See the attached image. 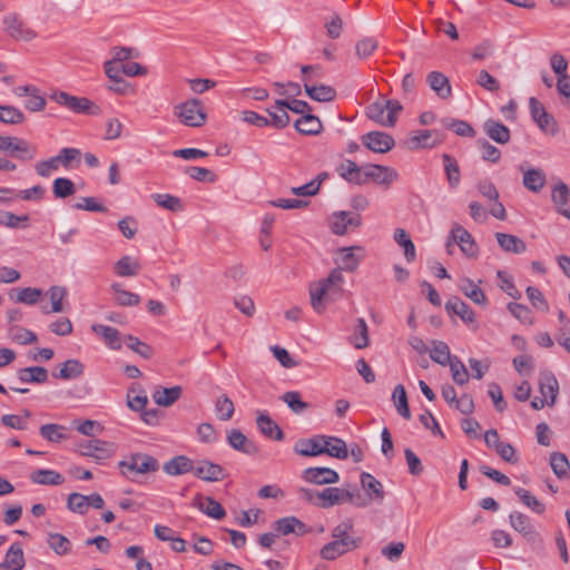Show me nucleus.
Returning <instances> with one entry per match:
<instances>
[{
	"mask_svg": "<svg viewBox=\"0 0 570 570\" xmlns=\"http://www.w3.org/2000/svg\"><path fill=\"white\" fill-rule=\"evenodd\" d=\"M1 116L0 121L8 125H18L24 121L23 112L13 107L7 105H0Z\"/></svg>",
	"mask_w": 570,
	"mask_h": 570,
	"instance_id": "64",
	"label": "nucleus"
},
{
	"mask_svg": "<svg viewBox=\"0 0 570 570\" xmlns=\"http://www.w3.org/2000/svg\"><path fill=\"white\" fill-rule=\"evenodd\" d=\"M302 478L306 482L316 485L334 484L340 480V475L335 470L323 466L305 469L302 473Z\"/></svg>",
	"mask_w": 570,
	"mask_h": 570,
	"instance_id": "13",
	"label": "nucleus"
},
{
	"mask_svg": "<svg viewBox=\"0 0 570 570\" xmlns=\"http://www.w3.org/2000/svg\"><path fill=\"white\" fill-rule=\"evenodd\" d=\"M426 82L441 99H448L452 95L449 78L440 71H432L426 76Z\"/></svg>",
	"mask_w": 570,
	"mask_h": 570,
	"instance_id": "28",
	"label": "nucleus"
},
{
	"mask_svg": "<svg viewBox=\"0 0 570 570\" xmlns=\"http://www.w3.org/2000/svg\"><path fill=\"white\" fill-rule=\"evenodd\" d=\"M344 277L341 269L334 268L330 275L309 285L311 305L316 313L325 311L326 302H334L343 295Z\"/></svg>",
	"mask_w": 570,
	"mask_h": 570,
	"instance_id": "1",
	"label": "nucleus"
},
{
	"mask_svg": "<svg viewBox=\"0 0 570 570\" xmlns=\"http://www.w3.org/2000/svg\"><path fill=\"white\" fill-rule=\"evenodd\" d=\"M442 142V135L435 130L412 131L406 144L410 149L433 148Z\"/></svg>",
	"mask_w": 570,
	"mask_h": 570,
	"instance_id": "15",
	"label": "nucleus"
},
{
	"mask_svg": "<svg viewBox=\"0 0 570 570\" xmlns=\"http://www.w3.org/2000/svg\"><path fill=\"white\" fill-rule=\"evenodd\" d=\"M227 442L234 450L243 452L247 455H253L258 452L257 445L247 439V436L237 429L229 431L227 435Z\"/></svg>",
	"mask_w": 570,
	"mask_h": 570,
	"instance_id": "25",
	"label": "nucleus"
},
{
	"mask_svg": "<svg viewBox=\"0 0 570 570\" xmlns=\"http://www.w3.org/2000/svg\"><path fill=\"white\" fill-rule=\"evenodd\" d=\"M337 173L342 178L350 183H354L356 185L365 184V178H363V169H361L356 163L353 160L346 159L338 167Z\"/></svg>",
	"mask_w": 570,
	"mask_h": 570,
	"instance_id": "34",
	"label": "nucleus"
},
{
	"mask_svg": "<svg viewBox=\"0 0 570 570\" xmlns=\"http://www.w3.org/2000/svg\"><path fill=\"white\" fill-rule=\"evenodd\" d=\"M151 197L159 207L174 213L183 210V203L180 198L176 196L169 194H154Z\"/></svg>",
	"mask_w": 570,
	"mask_h": 570,
	"instance_id": "61",
	"label": "nucleus"
},
{
	"mask_svg": "<svg viewBox=\"0 0 570 570\" xmlns=\"http://www.w3.org/2000/svg\"><path fill=\"white\" fill-rule=\"evenodd\" d=\"M363 178H365V183L373 179L379 184L389 185L397 178V173L390 167L367 165L363 168Z\"/></svg>",
	"mask_w": 570,
	"mask_h": 570,
	"instance_id": "22",
	"label": "nucleus"
},
{
	"mask_svg": "<svg viewBox=\"0 0 570 570\" xmlns=\"http://www.w3.org/2000/svg\"><path fill=\"white\" fill-rule=\"evenodd\" d=\"M509 522L512 529L519 532L522 538L533 547L541 546L542 539L528 515L514 511L509 515Z\"/></svg>",
	"mask_w": 570,
	"mask_h": 570,
	"instance_id": "8",
	"label": "nucleus"
},
{
	"mask_svg": "<svg viewBox=\"0 0 570 570\" xmlns=\"http://www.w3.org/2000/svg\"><path fill=\"white\" fill-rule=\"evenodd\" d=\"M18 96H28L24 107L32 112L41 111L46 107V99L39 94V89L33 86H23L18 88Z\"/></svg>",
	"mask_w": 570,
	"mask_h": 570,
	"instance_id": "30",
	"label": "nucleus"
},
{
	"mask_svg": "<svg viewBox=\"0 0 570 570\" xmlns=\"http://www.w3.org/2000/svg\"><path fill=\"white\" fill-rule=\"evenodd\" d=\"M451 237L469 258L478 256L479 247L472 235L463 226L454 224L451 229Z\"/></svg>",
	"mask_w": 570,
	"mask_h": 570,
	"instance_id": "14",
	"label": "nucleus"
},
{
	"mask_svg": "<svg viewBox=\"0 0 570 570\" xmlns=\"http://www.w3.org/2000/svg\"><path fill=\"white\" fill-rule=\"evenodd\" d=\"M530 112L533 121L539 126V128L554 136L558 131L556 121L552 116H550L543 105L534 97H531L529 100Z\"/></svg>",
	"mask_w": 570,
	"mask_h": 570,
	"instance_id": "10",
	"label": "nucleus"
},
{
	"mask_svg": "<svg viewBox=\"0 0 570 570\" xmlns=\"http://www.w3.org/2000/svg\"><path fill=\"white\" fill-rule=\"evenodd\" d=\"M361 224L360 214L345 210L333 213L330 218V227L335 235H344L350 228H357Z\"/></svg>",
	"mask_w": 570,
	"mask_h": 570,
	"instance_id": "11",
	"label": "nucleus"
},
{
	"mask_svg": "<svg viewBox=\"0 0 570 570\" xmlns=\"http://www.w3.org/2000/svg\"><path fill=\"white\" fill-rule=\"evenodd\" d=\"M273 529L278 535H288L291 533L304 535L308 531L307 525L295 517L278 519L273 523Z\"/></svg>",
	"mask_w": 570,
	"mask_h": 570,
	"instance_id": "23",
	"label": "nucleus"
},
{
	"mask_svg": "<svg viewBox=\"0 0 570 570\" xmlns=\"http://www.w3.org/2000/svg\"><path fill=\"white\" fill-rule=\"evenodd\" d=\"M281 400L295 413L302 414L309 409V404L302 400L299 392L289 391L281 396Z\"/></svg>",
	"mask_w": 570,
	"mask_h": 570,
	"instance_id": "58",
	"label": "nucleus"
},
{
	"mask_svg": "<svg viewBox=\"0 0 570 570\" xmlns=\"http://www.w3.org/2000/svg\"><path fill=\"white\" fill-rule=\"evenodd\" d=\"M158 469V460L146 453H135L119 462L120 473L131 481H135L138 474L156 472Z\"/></svg>",
	"mask_w": 570,
	"mask_h": 570,
	"instance_id": "5",
	"label": "nucleus"
},
{
	"mask_svg": "<svg viewBox=\"0 0 570 570\" xmlns=\"http://www.w3.org/2000/svg\"><path fill=\"white\" fill-rule=\"evenodd\" d=\"M442 159L449 185L452 188L458 187L461 180V173L456 160L448 154H444Z\"/></svg>",
	"mask_w": 570,
	"mask_h": 570,
	"instance_id": "54",
	"label": "nucleus"
},
{
	"mask_svg": "<svg viewBox=\"0 0 570 570\" xmlns=\"http://www.w3.org/2000/svg\"><path fill=\"white\" fill-rule=\"evenodd\" d=\"M345 546L346 542L344 543L340 541V543H337L334 540H332L322 547V549L320 550V556L323 560L326 561L336 560L338 557L351 551L350 549H346Z\"/></svg>",
	"mask_w": 570,
	"mask_h": 570,
	"instance_id": "56",
	"label": "nucleus"
},
{
	"mask_svg": "<svg viewBox=\"0 0 570 570\" xmlns=\"http://www.w3.org/2000/svg\"><path fill=\"white\" fill-rule=\"evenodd\" d=\"M47 544L57 556H67L71 552L70 540L57 532L48 533Z\"/></svg>",
	"mask_w": 570,
	"mask_h": 570,
	"instance_id": "47",
	"label": "nucleus"
},
{
	"mask_svg": "<svg viewBox=\"0 0 570 570\" xmlns=\"http://www.w3.org/2000/svg\"><path fill=\"white\" fill-rule=\"evenodd\" d=\"M483 130L489 136V138L498 144L505 145L510 141V129L497 120L488 119L483 124Z\"/></svg>",
	"mask_w": 570,
	"mask_h": 570,
	"instance_id": "29",
	"label": "nucleus"
},
{
	"mask_svg": "<svg viewBox=\"0 0 570 570\" xmlns=\"http://www.w3.org/2000/svg\"><path fill=\"white\" fill-rule=\"evenodd\" d=\"M194 507L215 520H222L226 515L225 509L222 504L212 497H203L202 494L196 495L194 499Z\"/></svg>",
	"mask_w": 570,
	"mask_h": 570,
	"instance_id": "24",
	"label": "nucleus"
},
{
	"mask_svg": "<svg viewBox=\"0 0 570 570\" xmlns=\"http://www.w3.org/2000/svg\"><path fill=\"white\" fill-rule=\"evenodd\" d=\"M8 333L9 337L13 342L21 345L32 344L38 341V337L33 332L17 325L10 326Z\"/></svg>",
	"mask_w": 570,
	"mask_h": 570,
	"instance_id": "60",
	"label": "nucleus"
},
{
	"mask_svg": "<svg viewBox=\"0 0 570 570\" xmlns=\"http://www.w3.org/2000/svg\"><path fill=\"white\" fill-rule=\"evenodd\" d=\"M18 379L23 383H46L48 371L42 366H30L18 371Z\"/></svg>",
	"mask_w": 570,
	"mask_h": 570,
	"instance_id": "44",
	"label": "nucleus"
},
{
	"mask_svg": "<svg viewBox=\"0 0 570 570\" xmlns=\"http://www.w3.org/2000/svg\"><path fill=\"white\" fill-rule=\"evenodd\" d=\"M432 345L433 347L430 352V357L432 358V361L445 366L453 360L446 343H444L443 341H433Z\"/></svg>",
	"mask_w": 570,
	"mask_h": 570,
	"instance_id": "55",
	"label": "nucleus"
},
{
	"mask_svg": "<svg viewBox=\"0 0 570 570\" xmlns=\"http://www.w3.org/2000/svg\"><path fill=\"white\" fill-rule=\"evenodd\" d=\"M148 403L147 395L139 384H132L128 389L127 405L130 410L141 412Z\"/></svg>",
	"mask_w": 570,
	"mask_h": 570,
	"instance_id": "42",
	"label": "nucleus"
},
{
	"mask_svg": "<svg viewBox=\"0 0 570 570\" xmlns=\"http://www.w3.org/2000/svg\"><path fill=\"white\" fill-rule=\"evenodd\" d=\"M116 446L114 443L94 439L79 444V452L85 456H90L97 462L107 460L114 455Z\"/></svg>",
	"mask_w": 570,
	"mask_h": 570,
	"instance_id": "9",
	"label": "nucleus"
},
{
	"mask_svg": "<svg viewBox=\"0 0 570 570\" xmlns=\"http://www.w3.org/2000/svg\"><path fill=\"white\" fill-rule=\"evenodd\" d=\"M394 240L397 245L404 248L405 259L407 262H413L416 257L415 246L406 230L403 228H396L394 232Z\"/></svg>",
	"mask_w": 570,
	"mask_h": 570,
	"instance_id": "53",
	"label": "nucleus"
},
{
	"mask_svg": "<svg viewBox=\"0 0 570 570\" xmlns=\"http://www.w3.org/2000/svg\"><path fill=\"white\" fill-rule=\"evenodd\" d=\"M495 238H497L499 246L504 252L513 253V254H521L527 250L525 243L521 238H519L514 235L505 234V233H495Z\"/></svg>",
	"mask_w": 570,
	"mask_h": 570,
	"instance_id": "35",
	"label": "nucleus"
},
{
	"mask_svg": "<svg viewBox=\"0 0 570 570\" xmlns=\"http://www.w3.org/2000/svg\"><path fill=\"white\" fill-rule=\"evenodd\" d=\"M91 330L94 333L100 335L104 338L105 343L111 350H120L121 348L120 333L117 328L101 325V324H94L91 326Z\"/></svg>",
	"mask_w": 570,
	"mask_h": 570,
	"instance_id": "36",
	"label": "nucleus"
},
{
	"mask_svg": "<svg viewBox=\"0 0 570 570\" xmlns=\"http://www.w3.org/2000/svg\"><path fill=\"white\" fill-rule=\"evenodd\" d=\"M570 190L564 183H559L552 190L551 199L557 206L558 213L570 219V209L563 208L569 200Z\"/></svg>",
	"mask_w": 570,
	"mask_h": 570,
	"instance_id": "43",
	"label": "nucleus"
},
{
	"mask_svg": "<svg viewBox=\"0 0 570 570\" xmlns=\"http://www.w3.org/2000/svg\"><path fill=\"white\" fill-rule=\"evenodd\" d=\"M194 474L195 476L207 482L220 481L226 476L223 466L207 460H203L197 463L194 469Z\"/></svg>",
	"mask_w": 570,
	"mask_h": 570,
	"instance_id": "20",
	"label": "nucleus"
},
{
	"mask_svg": "<svg viewBox=\"0 0 570 570\" xmlns=\"http://www.w3.org/2000/svg\"><path fill=\"white\" fill-rule=\"evenodd\" d=\"M354 525L352 520H344L337 525H335L331 531L332 540L340 543L346 542L345 548L350 550H356L362 544V539L360 537L353 535Z\"/></svg>",
	"mask_w": 570,
	"mask_h": 570,
	"instance_id": "12",
	"label": "nucleus"
},
{
	"mask_svg": "<svg viewBox=\"0 0 570 570\" xmlns=\"http://www.w3.org/2000/svg\"><path fill=\"white\" fill-rule=\"evenodd\" d=\"M165 473L169 475H181L186 474L188 472L194 473V462L185 456V455H177L169 461H167L163 466Z\"/></svg>",
	"mask_w": 570,
	"mask_h": 570,
	"instance_id": "31",
	"label": "nucleus"
},
{
	"mask_svg": "<svg viewBox=\"0 0 570 570\" xmlns=\"http://www.w3.org/2000/svg\"><path fill=\"white\" fill-rule=\"evenodd\" d=\"M67 429L62 425L49 423L40 426V435L49 442H61L68 436L65 433Z\"/></svg>",
	"mask_w": 570,
	"mask_h": 570,
	"instance_id": "57",
	"label": "nucleus"
},
{
	"mask_svg": "<svg viewBox=\"0 0 570 570\" xmlns=\"http://www.w3.org/2000/svg\"><path fill=\"white\" fill-rule=\"evenodd\" d=\"M124 342L128 346V348H130L132 352L137 353L145 360H149L154 355L153 347L147 343L140 341L138 337H135L132 335H126L124 337Z\"/></svg>",
	"mask_w": 570,
	"mask_h": 570,
	"instance_id": "59",
	"label": "nucleus"
},
{
	"mask_svg": "<svg viewBox=\"0 0 570 570\" xmlns=\"http://www.w3.org/2000/svg\"><path fill=\"white\" fill-rule=\"evenodd\" d=\"M50 99L75 112L90 115L99 114V107L85 97L71 96L65 91H55L50 96Z\"/></svg>",
	"mask_w": 570,
	"mask_h": 570,
	"instance_id": "7",
	"label": "nucleus"
},
{
	"mask_svg": "<svg viewBox=\"0 0 570 570\" xmlns=\"http://www.w3.org/2000/svg\"><path fill=\"white\" fill-rule=\"evenodd\" d=\"M30 479L33 483L42 485H60L65 482V478L62 474L53 470L46 469H39L33 471L30 474Z\"/></svg>",
	"mask_w": 570,
	"mask_h": 570,
	"instance_id": "41",
	"label": "nucleus"
},
{
	"mask_svg": "<svg viewBox=\"0 0 570 570\" xmlns=\"http://www.w3.org/2000/svg\"><path fill=\"white\" fill-rule=\"evenodd\" d=\"M402 109L399 100L375 101L367 106L366 116L383 127H393Z\"/></svg>",
	"mask_w": 570,
	"mask_h": 570,
	"instance_id": "6",
	"label": "nucleus"
},
{
	"mask_svg": "<svg viewBox=\"0 0 570 570\" xmlns=\"http://www.w3.org/2000/svg\"><path fill=\"white\" fill-rule=\"evenodd\" d=\"M338 253L341 258L340 266L337 268L341 269V273L343 271H356L361 261L364 258V248L358 245L338 248Z\"/></svg>",
	"mask_w": 570,
	"mask_h": 570,
	"instance_id": "17",
	"label": "nucleus"
},
{
	"mask_svg": "<svg viewBox=\"0 0 570 570\" xmlns=\"http://www.w3.org/2000/svg\"><path fill=\"white\" fill-rule=\"evenodd\" d=\"M350 342L355 348L362 350L368 346V327L364 318H357L354 325V333L350 337Z\"/></svg>",
	"mask_w": 570,
	"mask_h": 570,
	"instance_id": "50",
	"label": "nucleus"
},
{
	"mask_svg": "<svg viewBox=\"0 0 570 570\" xmlns=\"http://www.w3.org/2000/svg\"><path fill=\"white\" fill-rule=\"evenodd\" d=\"M114 293V301L119 306H136L140 302V296L136 293L126 291L119 283H114L110 286Z\"/></svg>",
	"mask_w": 570,
	"mask_h": 570,
	"instance_id": "45",
	"label": "nucleus"
},
{
	"mask_svg": "<svg viewBox=\"0 0 570 570\" xmlns=\"http://www.w3.org/2000/svg\"><path fill=\"white\" fill-rule=\"evenodd\" d=\"M361 139L370 150L381 154L390 151L395 145L393 137L383 131H370L363 135Z\"/></svg>",
	"mask_w": 570,
	"mask_h": 570,
	"instance_id": "16",
	"label": "nucleus"
},
{
	"mask_svg": "<svg viewBox=\"0 0 570 570\" xmlns=\"http://www.w3.org/2000/svg\"><path fill=\"white\" fill-rule=\"evenodd\" d=\"M85 366L79 360L70 358L62 364L59 373L52 375L60 380H73L81 376Z\"/></svg>",
	"mask_w": 570,
	"mask_h": 570,
	"instance_id": "46",
	"label": "nucleus"
},
{
	"mask_svg": "<svg viewBox=\"0 0 570 570\" xmlns=\"http://www.w3.org/2000/svg\"><path fill=\"white\" fill-rule=\"evenodd\" d=\"M360 482L363 490L366 491L365 494H362V498L368 499L367 505H370L372 501L382 502L384 500L385 493L383 485L372 474L363 472L360 476Z\"/></svg>",
	"mask_w": 570,
	"mask_h": 570,
	"instance_id": "19",
	"label": "nucleus"
},
{
	"mask_svg": "<svg viewBox=\"0 0 570 570\" xmlns=\"http://www.w3.org/2000/svg\"><path fill=\"white\" fill-rule=\"evenodd\" d=\"M114 271L118 276L131 277L141 271V264L137 258L126 255L115 264Z\"/></svg>",
	"mask_w": 570,
	"mask_h": 570,
	"instance_id": "37",
	"label": "nucleus"
},
{
	"mask_svg": "<svg viewBox=\"0 0 570 570\" xmlns=\"http://www.w3.org/2000/svg\"><path fill=\"white\" fill-rule=\"evenodd\" d=\"M448 313L458 315L464 323H473L475 314L470 306L459 297L450 298L445 304Z\"/></svg>",
	"mask_w": 570,
	"mask_h": 570,
	"instance_id": "33",
	"label": "nucleus"
},
{
	"mask_svg": "<svg viewBox=\"0 0 570 570\" xmlns=\"http://www.w3.org/2000/svg\"><path fill=\"white\" fill-rule=\"evenodd\" d=\"M304 90L311 99L318 102H330L336 98L335 88L327 85L311 83L309 79H305Z\"/></svg>",
	"mask_w": 570,
	"mask_h": 570,
	"instance_id": "26",
	"label": "nucleus"
},
{
	"mask_svg": "<svg viewBox=\"0 0 570 570\" xmlns=\"http://www.w3.org/2000/svg\"><path fill=\"white\" fill-rule=\"evenodd\" d=\"M181 391V387L178 385L159 387L153 393V399L159 406H170L180 397Z\"/></svg>",
	"mask_w": 570,
	"mask_h": 570,
	"instance_id": "38",
	"label": "nucleus"
},
{
	"mask_svg": "<svg viewBox=\"0 0 570 570\" xmlns=\"http://www.w3.org/2000/svg\"><path fill=\"white\" fill-rule=\"evenodd\" d=\"M256 425L262 434L276 441L284 439V433L281 428L272 420L268 414L259 413L256 419Z\"/></svg>",
	"mask_w": 570,
	"mask_h": 570,
	"instance_id": "32",
	"label": "nucleus"
},
{
	"mask_svg": "<svg viewBox=\"0 0 570 570\" xmlns=\"http://www.w3.org/2000/svg\"><path fill=\"white\" fill-rule=\"evenodd\" d=\"M10 155L22 161H29L36 158L37 147L26 139L17 137Z\"/></svg>",
	"mask_w": 570,
	"mask_h": 570,
	"instance_id": "40",
	"label": "nucleus"
},
{
	"mask_svg": "<svg viewBox=\"0 0 570 570\" xmlns=\"http://www.w3.org/2000/svg\"><path fill=\"white\" fill-rule=\"evenodd\" d=\"M460 291L473 303L485 306L488 303L484 292L470 278H463L459 285Z\"/></svg>",
	"mask_w": 570,
	"mask_h": 570,
	"instance_id": "39",
	"label": "nucleus"
},
{
	"mask_svg": "<svg viewBox=\"0 0 570 570\" xmlns=\"http://www.w3.org/2000/svg\"><path fill=\"white\" fill-rule=\"evenodd\" d=\"M317 499L321 501L320 505L323 509L344 502L352 503L357 508H365L367 507L368 501V499L362 498V493L356 485H347L345 488H326L317 493Z\"/></svg>",
	"mask_w": 570,
	"mask_h": 570,
	"instance_id": "2",
	"label": "nucleus"
},
{
	"mask_svg": "<svg viewBox=\"0 0 570 570\" xmlns=\"http://www.w3.org/2000/svg\"><path fill=\"white\" fill-rule=\"evenodd\" d=\"M3 562H6L11 568V570L23 569L26 561L22 547L19 542H14L10 546Z\"/></svg>",
	"mask_w": 570,
	"mask_h": 570,
	"instance_id": "52",
	"label": "nucleus"
},
{
	"mask_svg": "<svg viewBox=\"0 0 570 570\" xmlns=\"http://www.w3.org/2000/svg\"><path fill=\"white\" fill-rule=\"evenodd\" d=\"M539 390L542 397L547 400V404L549 406H552L557 400V395L559 392V383L551 372L543 371L540 373Z\"/></svg>",
	"mask_w": 570,
	"mask_h": 570,
	"instance_id": "21",
	"label": "nucleus"
},
{
	"mask_svg": "<svg viewBox=\"0 0 570 570\" xmlns=\"http://www.w3.org/2000/svg\"><path fill=\"white\" fill-rule=\"evenodd\" d=\"M67 508L78 514H86L89 509L88 495L73 492L67 499Z\"/></svg>",
	"mask_w": 570,
	"mask_h": 570,
	"instance_id": "63",
	"label": "nucleus"
},
{
	"mask_svg": "<svg viewBox=\"0 0 570 570\" xmlns=\"http://www.w3.org/2000/svg\"><path fill=\"white\" fill-rule=\"evenodd\" d=\"M325 454L332 458L344 460L348 456V449L344 440L326 435Z\"/></svg>",
	"mask_w": 570,
	"mask_h": 570,
	"instance_id": "51",
	"label": "nucleus"
},
{
	"mask_svg": "<svg viewBox=\"0 0 570 570\" xmlns=\"http://www.w3.org/2000/svg\"><path fill=\"white\" fill-rule=\"evenodd\" d=\"M326 435H316L312 439L301 440L294 451L302 456H317L325 454Z\"/></svg>",
	"mask_w": 570,
	"mask_h": 570,
	"instance_id": "18",
	"label": "nucleus"
},
{
	"mask_svg": "<svg viewBox=\"0 0 570 570\" xmlns=\"http://www.w3.org/2000/svg\"><path fill=\"white\" fill-rule=\"evenodd\" d=\"M52 193L56 198H67L76 193V187L71 179L59 177L53 180Z\"/></svg>",
	"mask_w": 570,
	"mask_h": 570,
	"instance_id": "62",
	"label": "nucleus"
},
{
	"mask_svg": "<svg viewBox=\"0 0 570 570\" xmlns=\"http://www.w3.org/2000/svg\"><path fill=\"white\" fill-rule=\"evenodd\" d=\"M392 401L397 413L405 420L411 419V411L407 401V394L405 387L402 384H397L392 393Z\"/></svg>",
	"mask_w": 570,
	"mask_h": 570,
	"instance_id": "48",
	"label": "nucleus"
},
{
	"mask_svg": "<svg viewBox=\"0 0 570 570\" xmlns=\"http://www.w3.org/2000/svg\"><path fill=\"white\" fill-rule=\"evenodd\" d=\"M174 115L180 124L198 128L206 124L207 114L202 100L190 98L184 102L177 104L174 107Z\"/></svg>",
	"mask_w": 570,
	"mask_h": 570,
	"instance_id": "4",
	"label": "nucleus"
},
{
	"mask_svg": "<svg viewBox=\"0 0 570 570\" xmlns=\"http://www.w3.org/2000/svg\"><path fill=\"white\" fill-rule=\"evenodd\" d=\"M295 128L304 135H316L322 129V122L318 117L306 114L295 121Z\"/></svg>",
	"mask_w": 570,
	"mask_h": 570,
	"instance_id": "49",
	"label": "nucleus"
},
{
	"mask_svg": "<svg viewBox=\"0 0 570 570\" xmlns=\"http://www.w3.org/2000/svg\"><path fill=\"white\" fill-rule=\"evenodd\" d=\"M520 170L523 173V186L532 191L539 193L544 187L547 181V176L543 169L541 168H530L524 169L523 166H520Z\"/></svg>",
	"mask_w": 570,
	"mask_h": 570,
	"instance_id": "27",
	"label": "nucleus"
},
{
	"mask_svg": "<svg viewBox=\"0 0 570 570\" xmlns=\"http://www.w3.org/2000/svg\"><path fill=\"white\" fill-rule=\"evenodd\" d=\"M2 30L10 39L19 42H31L39 37L37 29L17 11L3 16Z\"/></svg>",
	"mask_w": 570,
	"mask_h": 570,
	"instance_id": "3",
	"label": "nucleus"
}]
</instances>
